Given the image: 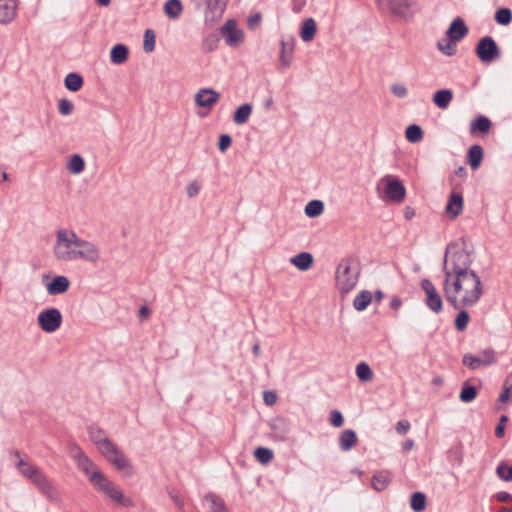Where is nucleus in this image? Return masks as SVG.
<instances>
[{
  "mask_svg": "<svg viewBox=\"0 0 512 512\" xmlns=\"http://www.w3.org/2000/svg\"><path fill=\"white\" fill-rule=\"evenodd\" d=\"M471 252L459 243H450L445 250L442 271L443 293L455 309L475 306L484 293L480 276L471 268Z\"/></svg>",
  "mask_w": 512,
  "mask_h": 512,
  "instance_id": "1",
  "label": "nucleus"
},
{
  "mask_svg": "<svg viewBox=\"0 0 512 512\" xmlns=\"http://www.w3.org/2000/svg\"><path fill=\"white\" fill-rule=\"evenodd\" d=\"M79 241L80 237L74 230L69 228L57 229L52 246L54 258L60 262H73Z\"/></svg>",
  "mask_w": 512,
  "mask_h": 512,
  "instance_id": "2",
  "label": "nucleus"
},
{
  "mask_svg": "<svg viewBox=\"0 0 512 512\" xmlns=\"http://www.w3.org/2000/svg\"><path fill=\"white\" fill-rule=\"evenodd\" d=\"M360 274L359 263L351 258L341 260L336 269V286L342 294L352 291L357 285Z\"/></svg>",
  "mask_w": 512,
  "mask_h": 512,
  "instance_id": "3",
  "label": "nucleus"
},
{
  "mask_svg": "<svg viewBox=\"0 0 512 512\" xmlns=\"http://www.w3.org/2000/svg\"><path fill=\"white\" fill-rule=\"evenodd\" d=\"M94 488L102 493L106 498L115 502L116 504L124 507L133 506L131 498L124 496L122 490L111 480H109L103 473L94 475L91 483Z\"/></svg>",
  "mask_w": 512,
  "mask_h": 512,
  "instance_id": "4",
  "label": "nucleus"
},
{
  "mask_svg": "<svg viewBox=\"0 0 512 512\" xmlns=\"http://www.w3.org/2000/svg\"><path fill=\"white\" fill-rule=\"evenodd\" d=\"M379 186L383 187V196L394 203H401L406 196V189L400 180L391 175H386L379 181Z\"/></svg>",
  "mask_w": 512,
  "mask_h": 512,
  "instance_id": "5",
  "label": "nucleus"
},
{
  "mask_svg": "<svg viewBox=\"0 0 512 512\" xmlns=\"http://www.w3.org/2000/svg\"><path fill=\"white\" fill-rule=\"evenodd\" d=\"M19 472L26 478L30 479L42 492L48 493L51 489L50 483L45 475H43L37 467L19 459L16 463Z\"/></svg>",
  "mask_w": 512,
  "mask_h": 512,
  "instance_id": "6",
  "label": "nucleus"
},
{
  "mask_svg": "<svg viewBox=\"0 0 512 512\" xmlns=\"http://www.w3.org/2000/svg\"><path fill=\"white\" fill-rule=\"evenodd\" d=\"M95 265L101 260V250L97 244L92 241L80 238L79 246L75 252L74 261Z\"/></svg>",
  "mask_w": 512,
  "mask_h": 512,
  "instance_id": "7",
  "label": "nucleus"
},
{
  "mask_svg": "<svg viewBox=\"0 0 512 512\" xmlns=\"http://www.w3.org/2000/svg\"><path fill=\"white\" fill-rule=\"evenodd\" d=\"M38 326L46 333H54L62 324V314L57 308H48L37 316Z\"/></svg>",
  "mask_w": 512,
  "mask_h": 512,
  "instance_id": "8",
  "label": "nucleus"
},
{
  "mask_svg": "<svg viewBox=\"0 0 512 512\" xmlns=\"http://www.w3.org/2000/svg\"><path fill=\"white\" fill-rule=\"evenodd\" d=\"M421 289L425 293L424 302L426 306L435 314H439L443 310L442 296L429 279H423L420 283Z\"/></svg>",
  "mask_w": 512,
  "mask_h": 512,
  "instance_id": "9",
  "label": "nucleus"
},
{
  "mask_svg": "<svg viewBox=\"0 0 512 512\" xmlns=\"http://www.w3.org/2000/svg\"><path fill=\"white\" fill-rule=\"evenodd\" d=\"M389 11L404 20H410L420 11L417 0H389Z\"/></svg>",
  "mask_w": 512,
  "mask_h": 512,
  "instance_id": "10",
  "label": "nucleus"
},
{
  "mask_svg": "<svg viewBox=\"0 0 512 512\" xmlns=\"http://www.w3.org/2000/svg\"><path fill=\"white\" fill-rule=\"evenodd\" d=\"M475 52L483 63H491L500 57V50L494 39L490 36L479 40Z\"/></svg>",
  "mask_w": 512,
  "mask_h": 512,
  "instance_id": "11",
  "label": "nucleus"
},
{
  "mask_svg": "<svg viewBox=\"0 0 512 512\" xmlns=\"http://www.w3.org/2000/svg\"><path fill=\"white\" fill-rule=\"evenodd\" d=\"M70 454L75 460L77 467L85 473L91 483L94 475H100L102 473L79 447L75 445L71 446Z\"/></svg>",
  "mask_w": 512,
  "mask_h": 512,
  "instance_id": "12",
  "label": "nucleus"
},
{
  "mask_svg": "<svg viewBox=\"0 0 512 512\" xmlns=\"http://www.w3.org/2000/svg\"><path fill=\"white\" fill-rule=\"evenodd\" d=\"M102 447V454L106 459L114 465L118 470H125L130 468L129 460L112 442H104Z\"/></svg>",
  "mask_w": 512,
  "mask_h": 512,
  "instance_id": "13",
  "label": "nucleus"
},
{
  "mask_svg": "<svg viewBox=\"0 0 512 512\" xmlns=\"http://www.w3.org/2000/svg\"><path fill=\"white\" fill-rule=\"evenodd\" d=\"M50 276L42 275V283L45 284L46 291L50 296H57L66 293L70 288V280L64 275L54 276L51 281L46 282Z\"/></svg>",
  "mask_w": 512,
  "mask_h": 512,
  "instance_id": "14",
  "label": "nucleus"
},
{
  "mask_svg": "<svg viewBox=\"0 0 512 512\" xmlns=\"http://www.w3.org/2000/svg\"><path fill=\"white\" fill-rule=\"evenodd\" d=\"M220 33L229 47H239L244 40V33L237 27L235 20H228L221 28Z\"/></svg>",
  "mask_w": 512,
  "mask_h": 512,
  "instance_id": "15",
  "label": "nucleus"
},
{
  "mask_svg": "<svg viewBox=\"0 0 512 512\" xmlns=\"http://www.w3.org/2000/svg\"><path fill=\"white\" fill-rule=\"evenodd\" d=\"M462 363L472 370H476L480 366H490L496 363L495 352L492 349H486L481 352L479 357L472 354H465Z\"/></svg>",
  "mask_w": 512,
  "mask_h": 512,
  "instance_id": "16",
  "label": "nucleus"
},
{
  "mask_svg": "<svg viewBox=\"0 0 512 512\" xmlns=\"http://www.w3.org/2000/svg\"><path fill=\"white\" fill-rule=\"evenodd\" d=\"M194 100L197 106L211 109L220 100V93L214 89L203 88L195 94Z\"/></svg>",
  "mask_w": 512,
  "mask_h": 512,
  "instance_id": "17",
  "label": "nucleus"
},
{
  "mask_svg": "<svg viewBox=\"0 0 512 512\" xmlns=\"http://www.w3.org/2000/svg\"><path fill=\"white\" fill-rule=\"evenodd\" d=\"M281 50H280V65L283 68H287L291 65L293 61V54L295 48V39L293 36H288L287 38H283L281 40Z\"/></svg>",
  "mask_w": 512,
  "mask_h": 512,
  "instance_id": "18",
  "label": "nucleus"
},
{
  "mask_svg": "<svg viewBox=\"0 0 512 512\" xmlns=\"http://www.w3.org/2000/svg\"><path fill=\"white\" fill-rule=\"evenodd\" d=\"M17 0H0V24H8L16 17Z\"/></svg>",
  "mask_w": 512,
  "mask_h": 512,
  "instance_id": "19",
  "label": "nucleus"
},
{
  "mask_svg": "<svg viewBox=\"0 0 512 512\" xmlns=\"http://www.w3.org/2000/svg\"><path fill=\"white\" fill-rule=\"evenodd\" d=\"M467 33H468V28L465 25L464 21L460 18H457L451 23V25L447 31V36L451 40L459 41L462 38H464Z\"/></svg>",
  "mask_w": 512,
  "mask_h": 512,
  "instance_id": "20",
  "label": "nucleus"
},
{
  "mask_svg": "<svg viewBox=\"0 0 512 512\" xmlns=\"http://www.w3.org/2000/svg\"><path fill=\"white\" fill-rule=\"evenodd\" d=\"M313 262V256L309 252H301L290 258V263L300 271L309 270L312 267Z\"/></svg>",
  "mask_w": 512,
  "mask_h": 512,
  "instance_id": "21",
  "label": "nucleus"
},
{
  "mask_svg": "<svg viewBox=\"0 0 512 512\" xmlns=\"http://www.w3.org/2000/svg\"><path fill=\"white\" fill-rule=\"evenodd\" d=\"M463 210V198L458 193H452L449 197L448 203L446 205V212L452 217L455 218L461 214Z\"/></svg>",
  "mask_w": 512,
  "mask_h": 512,
  "instance_id": "22",
  "label": "nucleus"
},
{
  "mask_svg": "<svg viewBox=\"0 0 512 512\" xmlns=\"http://www.w3.org/2000/svg\"><path fill=\"white\" fill-rule=\"evenodd\" d=\"M317 32V24L313 18H307L303 21L300 29V37L304 42H310L314 39Z\"/></svg>",
  "mask_w": 512,
  "mask_h": 512,
  "instance_id": "23",
  "label": "nucleus"
},
{
  "mask_svg": "<svg viewBox=\"0 0 512 512\" xmlns=\"http://www.w3.org/2000/svg\"><path fill=\"white\" fill-rule=\"evenodd\" d=\"M358 438L356 432L351 429L344 430L339 436V446L342 451L351 450L357 443Z\"/></svg>",
  "mask_w": 512,
  "mask_h": 512,
  "instance_id": "24",
  "label": "nucleus"
},
{
  "mask_svg": "<svg viewBox=\"0 0 512 512\" xmlns=\"http://www.w3.org/2000/svg\"><path fill=\"white\" fill-rule=\"evenodd\" d=\"M453 99V92L450 89H441L434 93L433 102L440 109H447Z\"/></svg>",
  "mask_w": 512,
  "mask_h": 512,
  "instance_id": "25",
  "label": "nucleus"
},
{
  "mask_svg": "<svg viewBox=\"0 0 512 512\" xmlns=\"http://www.w3.org/2000/svg\"><path fill=\"white\" fill-rule=\"evenodd\" d=\"M202 4L206 5V18H220L224 12L225 5L221 0H206Z\"/></svg>",
  "mask_w": 512,
  "mask_h": 512,
  "instance_id": "26",
  "label": "nucleus"
},
{
  "mask_svg": "<svg viewBox=\"0 0 512 512\" xmlns=\"http://www.w3.org/2000/svg\"><path fill=\"white\" fill-rule=\"evenodd\" d=\"M128 48L123 44L115 45L110 52V60L113 64L121 65L128 59Z\"/></svg>",
  "mask_w": 512,
  "mask_h": 512,
  "instance_id": "27",
  "label": "nucleus"
},
{
  "mask_svg": "<svg viewBox=\"0 0 512 512\" xmlns=\"http://www.w3.org/2000/svg\"><path fill=\"white\" fill-rule=\"evenodd\" d=\"M253 111L251 104L246 103L236 109L233 115V121L237 125H243L248 122Z\"/></svg>",
  "mask_w": 512,
  "mask_h": 512,
  "instance_id": "28",
  "label": "nucleus"
},
{
  "mask_svg": "<svg viewBox=\"0 0 512 512\" xmlns=\"http://www.w3.org/2000/svg\"><path fill=\"white\" fill-rule=\"evenodd\" d=\"M390 481L391 474L389 471H379L373 475L371 484L376 491H383Z\"/></svg>",
  "mask_w": 512,
  "mask_h": 512,
  "instance_id": "29",
  "label": "nucleus"
},
{
  "mask_svg": "<svg viewBox=\"0 0 512 512\" xmlns=\"http://www.w3.org/2000/svg\"><path fill=\"white\" fill-rule=\"evenodd\" d=\"M468 164L473 170H476L481 165L483 159V149L480 145H473L470 147L467 155Z\"/></svg>",
  "mask_w": 512,
  "mask_h": 512,
  "instance_id": "30",
  "label": "nucleus"
},
{
  "mask_svg": "<svg viewBox=\"0 0 512 512\" xmlns=\"http://www.w3.org/2000/svg\"><path fill=\"white\" fill-rule=\"evenodd\" d=\"M66 168L71 174H75V175L80 174L85 169V161H84L83 157L80 156L79 154H73L69 158Z\"/></svg>",
  "mask_w": 512,
  "mask_h": 512,
  "instance_id": "31",
  "label": "nucleus"
},
{
  "mask_svg": "<svg viewBox=\"0 0 512 512\" xmlns=\"http://www.w3.org/2000/svg\"><path fill=\"white\" fill-rule=\"evenodd\" d=\"M64 84L68 90L77 92L83 86V78L77 73H69L65 77Z\"/></svg>",
  "mask_w": 512,
  "mask_h": 512,
  "instance_id": "32",
  "label": "nucleus"
},
{
  "mask_svg": "<svg viewBox=\"0 0 512 512\" xmlns=\"http://www.w3.org/2000/svg\"><path fill=\"white\" fill-rule=\"evenodd\" d=\"M205 500L210 504L211 512H227L224 501L216 494L208 493Z\"/></svg>",
  "mask_w": 512,
  "mask_h": 512,
  "instance_id": "33",
  "label": "nucleus"
},
{
  "mask_svg": "<svg viewBox=\"0 0 512 512\" xmlns=\"http://www.w3.org/2000/svg\"><path fill=\"white\" fill-rule=\"evenodd\" d=\"M372 300V295L369 291H361L353 301V306L357 311H363L367 308Z\"/></svg>",
  "mask_w": 512,
  "mask_h": 512,
  "instance_id": "34",
  "label": "nucleus"
},
{
  "mask_svg": "<svg viewBox=\"0 0 512 512\" xmlns=\"http://www.w3.org/2000/svg\"><path fill=\"white\" fill-rule=\"evenodd\" d=\"M355 372H356L358 379L362 382H370L373 380L374 373H373L372 369L370 368V366L364 362L359 363L356 366Z\"/></svg>",
  "mask_w": 512,
  "mask_h": 512,
  "instance_id": "35",
  "label": "nucleus"
},
{
  "mask_svg": "<svg viewBox=\"0 0 512 512\" xmlns=\"http://www.w3.org/2000/svg\"><path fill=\"white\" fill-rule=\"evenodd\" d=\"M491 122L485 116H479L475 121L471 123L470 131L471 133L482 132L486 133L490 130Z\"/></svg>",
  "mask_w": 512,
  "mask_h": 512,
  "instance_id": "36",
  "label": "nucleus"
},
{
  "mask_svg": "<svg viewBox=\"0 0 512 512\" xmlns=\"http://www.w3.org/2000/svg\"><path fill=\"white\" fill-rule=\"evenodd\" d=\"M164 12L169 18H177L182 12V4L179 0H168L164 5Z\"/></svg>",
  "mask_w": 512,
  "mask_h": 512,
  "instance_id": "37",
  "label": "nucleus"
},
{
  "mask_svg": "<svg viewBox=\"0 0 512 512\" xmlns=\"http://www.w3.org/2000/svg\"><path fill=\"white\" fill-rule=\"evenodd\" d=\"M406 139L411 143L420 142L423 138V131L420 126L416 124L409 125L405 131Z\"/></svg>",
  "mask_w": 512,
  "mask_h": 512,
  "instance_id": "38",
  "label": "nucleus"
},
{
  "mask_svg": "<svg viewBox=\"0 0 512 512\" xmlns=\"http://www.w3.org/2000/svg\"><path fill=\"white\" fill-rule=\"evenodd\" d=\"M324 211V204L320 200H312L305 207V214L308 217H318Z\"/></svg>",
  "mask_w": 512,
  "mask_h": 512,
  "instance_id": "39",
  "label": "nucleus"
},
{
  "mask_svg": "<svg viewBox=\"0 0 512 512\" xmlns=\"http://www.w3.org/2000/svg\"><path fill=\"white\" fill-rule=\"evenodd\" d=\"M411 508L415 512H422L426 507V496L421 492H414L411 495L410 501Z\"/></svg>",
  "mask_w": 512,
  "mask_h": 512,
  "instance_id": "40",
  "label": "nucleus"
},
{
  "mask_svg": "<svg viewBox=\"0 0 512 512\" xmlns=\"http://www.w3.org/2000/svg\"><path fill=\"white\" fill-rule=\"evenodd\" d=\"M460 309L461 310L456 315L454 323H455V328L458 331L462 332L467 328L469 320H470V316H469L468 312L465 310V308H460Z\"/></svg>",
  "mask_w": 512,
  "mask_h": 512,
  "instance_id": "41",
  "label": "nucleus"
},
{
  "mask_svg": "<svg viewBox=\"0 0 512 512\" xmlns=\"http://www.w3.org/2000/svg\"><path fill=\"white\" fill-rule=\"evenodd\" d=\"M90 438L97 445L99 451L102 453V447L104 446V442H111L108 438L105 437L104 433L96 428H90L89 430Z\"/></svg>",
  "mask_w": 512,
  "mask_h": 512,
  "instance_id": "42",
  "label": "nucleus"
},
{
  "mask_svg": "<svg viewBox=\"0 0 512 512\" xmlns=\"http://www.w3.org/2000/svg\"><path fill=\"white\" fill-rule=\"evenodd\" d=\"M456 41L449 39H444L438 42V49L447 56H452L456 53Z\"/></svg>",
  "mask_w": 512,
  "mask_h": 512,
  "instance_id": "43",
  "label": "nucleus"
},
{
  "mask_svg": "<svg viewBox=\"0 0 512 512\" xmlns=\"http://www.w3.org/2000/svg\"><path fill=\"white\" fill-rule=\"evenodd\" d=\"M255 458L262 464H267L273 459V451L265 447H258L254 452Z\"/></svg>",
  "mask_w": 512,
  "mask_h": 512,
  "instance_id": "44",
  "label": "nucleus"
},
{
  "mask_svg": "<svg viewBox=\"0 0 512 512\" xmlns=\"http://www.w3.org/2000/svg\"><path fill=\"white\" fill-rule=\"evenodd\" d=\"M155 33L151 29H147L144 32V39H143V50L146 53H151L155 49Z\"/></svg>",
  "mask_w": 512,
  "mask_h": 512,
  "instance_id": "45",
  "label": "nucleus"
},
{
  "mask_svg": "<svg viewBox=\"0 0 512 512\" xmlns=\"http://www.w3.org/2000/svg\"><path fill=\"white\" fill-rule=\"evenodd\" d=\"M495 21L500 25H508L512 21V12L508 8L498 9L495 13Z\"/></svg>",
  "mask_w": 512,
  "mask_h": 512,
  "instance_id": "46",
  "label": "nucleus"
},
{
  "mask_svg": "<svg viewBox=\"0 0 512 512\" xmlns=\"http://www.w3.org/2000/svg\"><path fill=\"white\" fill-rule=\"evenodd\" d=\"M496 474L503 481H512V466L502 462L497 466Z\"/></svg>",
  "mask_w": 512,
  "mask_h": 512,
  "instance_id": "47",
  "label": "nucleus"
},
{
  "mask_svg": "<svg viewBox=\"0 0 512 512\" xmlns=\"http://www.w3.org/2000/svg\"><path fill=\"white\" fill-rule=\"evenodd\" d=\"M271 429L278 436V438L280 440L285 439L287 430L285 428V422L283 419L278 418V419L273 420L271 423Z\"/></svg>",
  "mask_w": 512,
  "mask_h": 512,
  "instance_id": "48",
  "label": "nucleus"
},
{
  "mask_svg": "<svg viewBox=\"0 0 512 512\" xmlns=\"http://www.w3.org/2000/svg\"><path fill=\"white\" fill-rule=\"evenodd\" d=\"M477 396V390L473 386H464L460 392L459 398L462 402H472Z\"/></svg>",
  "mask_w": 512,
  "mask_h": 512,
  "instance_id": "49",
  "label": "nucleus"
},
{
  "mask_svg": "<svg viewBox=\"0 0 512 512\" xmlns=\"http://www.w3.org/2000/svg\"><path fill=\"white\" fill-rule=\"evenodd\" d=\"M390 90L392 94L397 98H404L408 94L406 86L402 83H393L390 87Z\"/></svg>",
  "mask_w": 512,
  "mask_h": 512,
  "instance_id": "50",
  "label": "nucleus"
},
{
  "mask_svg": "<svg viewBox=\"0 0 512 512\" xmlns=\"http://www.w3.org/2000/svg\"><path fill=\"white\" fill-rule=\"evenodd\" d=\"M58 110L62 115H70L73 111V104L68 99H60L58 102Z\"/></svg>",
  "mask_w": 512,
  "mask_h": 512,
  "instance_id": "51",
  "label": "nucleus"
},
{
  "mask_svg": "<svg viewBox=\"0 0 512 512\" xmlns=\"http://www.w3.org/2000/svg\"><path fill=\"white\" fill-rule=\"evenodd\" d=\"M200 190L201 185L196 180L190 181L186 186V194L189 198H194L195 196H197Z\"/></svg>",
  "mask_w": 512,
  "mask_h": 512,
  "instance_id": "52",
  "label": "nucleus"
},
{
  "mask_svg": "<svg viewBox=\"0 0 512 512\" xmlns=\"http://www.w3.org/2000/svg\"><path fill=\"white\" fill-rule=\"evenodd\" d=\"M330 423L334 427H341L344 424V418L341 412L338 410H333L330 413Z\"/></svg>",
  "mask_w": 512,
  "mask_h": 512,
  "instance_id": "53",
  "label": "nucleus"
},
{
  "mask_svg": "<svg viewBox=\"0 0 512 512\" xmlns=\"http://www.w3.org/2000/svg\"><path fill=\"white\" fill-rule=\"evenodd\" d=\"M232 144V138L228 134H223L219 138L218 148L221 152H225Z\"/></svg>",
  "mask_w": 512,
  "mask_h": 512,
  "instance_id": "54",
  "label": "nucleus"
},
{
  "mask_svg": "<svg viewBox=\"0 0 512 512\" xmlns=\"http://www.w3.org/2000/svg\"><path fill=\"white\" fill-rule=\"evenodd\" d=\"M410 423L408 420H400L396 424V432L400 435H405L410 429Z\"/></svg>",
  "mask_w": 512,
  "mask_h": 512,
  "instance_id": "55",
  "label": "nucleus"
},
{
  "mask_svg": "<svg viewBox=\"0 0 512 512\" xmlns=\"http://www.w3.org/2000/svg\"><path fill=\"white\" fill-rule=\"evenodd\" d=\"M507 420H508V418H507L506 415H502L500 417L499 424L495 428V435H496V437H498V438L503 437L504 431H505V423H506Z\"/></svg>",
  "mask_w": 512,
  "mask_h": 512,
  "instance_id": "56",
  "label": "nucleus"
},
{
  "mask_svg": "<svg viewBox=\"0 0 512 512\" xmlns=\"http://www.w3.org/2000/svg\"><path fill=\"white\" fill-rule=\"evenodd\" d=\"M263 400L266 405L272 406L277 401V394L273 391H265L263 393Z\"/></svg>",
  "mask_w": 512,
  "mask_h": 512,
  "instance_id": "57",
  "label": "nucleus"
},
{
  "mask_svg": "<svg viewBox=\"0 0 512 512\" xmlns=\"http://www.w3.org/2000/svg\"><path fill=\"white\" fill-rule=\"evenodd\" d=\"M496 499L499 501V502H511L512 501V495L508 492H505V491H501V492H498L496 494Z\"/></svg>",
  "mask_w": 512,
  "mask_h": 512,
  "instance_id": "58",
  "label": "nucleus"
},
{
  "mask_svg": "<svg viewBox=\"0 0 512 512\" xmlns=\"http://www.w3.org/2000/svg\"><path fill=\"white\" fill-rule=\"evenodd\" d=\"M510 398H512V391L506 390L505 388H503V391H502V393L499 396V401L502 402V403H505Z\"/></svg>",
  "mask_w": 512,
  "mask_h": 512,
  "instance_id": "59",
  "label": "nucleus"
},
{
  "mask_svg": "<svg viewBox=\"0 0 512 512\" xmlns=\"http://www.w3.org/2000/svg\"><path fill=\"white\" fill-rule=\"evenodd\" d=\"M402 306V300L398 296H394L390 302V308L398 310Z\"/></svg>",
  "mask_w": 512,
  "mask_h": 512,
  "instance_id": "60",
  "label": "nucleus"
},
{
  "mask_svg": "<svg viewBox=\"0 0 512 512\" xmlns=\"http://www.w3.org/2000/svg\"><path fill=\"white\" fill-rule=\"evenodd\" d=\"M503 388L512 391V372L507 375L503 382Z\"/></svg>",
  "mask_w": 512,
  "mask_h": 512,
  "instance_id": "61",
  "label": "nucleus"
},
{
  "mask_svg": "<svg viewBox=\"0 0 512 512\" xmlns=\"http://www.w3.org/2000/svg\"><path fill=\"white\" fill-rule=\"evenodd\" d=\"M150 315V310L146 306H142L139 309V316L142 318H147Z\"/></svg>",
  "mask_w": 512,
  "mask_h": 512,
  "instance_id": "62",
  "label": "nucleus"
},
{
  "mask_svg": "<svg viewBox=\"0 0 512 512\" xmlns=\"http://www.w3.org/2000/svg\"><path fill=\"white\" fill-rule=\"evenodd\" d=\"M172 500L179 508H183L184 502L178 495H172Z\"/></svg>",
  "mask_w": 512,
  "mask_h": 512,
  "instance_id": "63",
  "label": "nucleus"
},
{
  "mask_svg": "<svg viewBox=\"0 0 512 512\" xmlns=\"http://www.w3.org/2000/svg\"><path fill=\"white\" fill-rule=\"evenodd\" d=\"M414 447V441L413 440H407L403 443V449L404 451H409Z\"/></svg>",
  "mask_w": 512,
  "mask_h": 512,
  "instance_id": "64",
  "label": "nucleus"
}]
</instances>
